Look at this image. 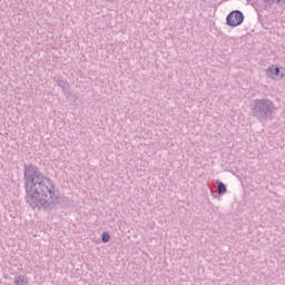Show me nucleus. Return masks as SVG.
<instances>
[{
	"label": "nucleus",
	"mask_w": 285,
	"mask_h": 285,
	"mask_svg": "<svg viewBox=\"0 0 285 285\" xmlns=\"http://www.w3.org/2000/svg\"><path fill=\"white\" fill-rule=\"evenodd\" d=\"M24 189L27 204L38 210H48L55 202H59V194L55 191L52 178L43 175L41 169L35 164L23 166Z\"/></svg>",
	"instance_id": "1"
},
{
	"label": "nucleus",
	"mask_w": 285,
	"mask_h": 285,
	"mask_svg": "<svg viewBox=\"0 0 285 285\" xmlns=\"http://www.w3.org/2000/svg\"><path fill=\"white\" fill-rule=\"evenodd\" d=\"M252 117L257 119V121H271L275 117V112H277V107H275V102L271 99L262 98L255 99L250 105Z\"/></svg>",
	"instance_id": "2"
},
{
	"label": "nucleus",
	"mask_w": 285,
	"mask_h": 285,
	"mask_svg": "<svg viewBox=\"0 0 285 285\" xmlns=\"http://www.w3.org/2000/svg\"><path fill=\"white\" fill-rule=\"evenodd\" d=\"M244 12L240 10H233L230 11L226 17V26L229 28H237L238 26H242L244 23Z\"/></svg>",
	"instance_id": "3"
},
{
	"label": "nucleus",
	"mask_w": 285,
	"mask_h": 285,
	"mask_svg": "<svg viewBox=\"0 0 285 285\" xmlns=\"http://www.w3.org/2000/svg\"><path fill=\"white\" fill-rule=\"evenodd\" d=\"M279 72V67H276L275 65H272L266 70V75L269 79H275V77H277Z\"/></svg>",
	"instance_id": "4"
},
{
	"label": "nucleus",
	"mask_w": 285,
	"mask_h": 285,
	"mask_svg": "<svg viewBox=\"0 0 285 285\" xmlns=\"http://www.w3.org/2000/svg\"><path fill=\"white\" fill-rule=\"evenodd\" d=\"M28 276L26 275H18L13 278L14 285H28Z\"/></svg>",
	"instance_id": "5"
},
{
	"label": "nucleus",
	"mask_w": 285,
	"mask_h": 285,
	"mask_svg": "<svg viewBox=\"0 0 285 285\" xmlns=\"http://www.w3.org/2000/svg\"><path fill=\"white\" fill-rule=\"evenodd\" d=\"M217 193L218 195H226V193H228L226 184H224L223 181H217Z\"/></svg>",
	"instance_id": "6"
},
{
	"label": "nucleus",
	"mask_w": 285,
	"mask_h": 285,
	"mask_svg": "<svg viewBox=\"0 0 285 285\" xmlns=\"http://www.w3.org/2000/svg\"><path fill=\"white\" fill-rule=\"evenodd\" d=\"M57 86L63 90V92H68L70 90V85L66 80H57Z\"/></svg>",
	"instance_id": "7"
},
{
	"label": "nucleus",
	"mask_w": 285,
	"mask_h": 285,
	"mask_svg": "<svg viewBox=\"0 0 285 285\" xmlns=\"http://www.w3.org/2000/svg\"><path fill=\"white\" fill-rule=\"evenodd\" d=\"M101 242L102 244H108V242H110V233L104 232L101 234Z\"/></svg>",
	"instance_id": "8"
},
{
	"label": "nucleus",
	"mask_w": 285,
	"mask_h": 285,
	"mask_svg": "<svg viewBox=\"0 0 285 285\" xmlns=\"http://www.w3.org/2000/svg\"><path fill=\"white\" fill-rule=\"evenodd\" d=\"M108 2H112V1H115V0H107Z\"/></svg>",
	"instance_id": "9"
}]
</instances>
